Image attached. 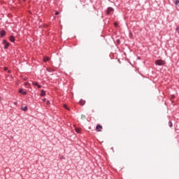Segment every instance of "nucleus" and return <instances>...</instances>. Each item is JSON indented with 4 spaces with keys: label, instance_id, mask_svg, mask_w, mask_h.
<instances>
[{
    "label": "nucleus",
    "instance_id": "f257e3e1",
    "mask_svg": "<svg viewBox=\"0 0 179 179\" xmlns=\"http://www.w3.org/2000/svg\"><path fill=\"white\" fill-rule=\"evenodd\" d=\"M166 64V62L164 60L158 59L155 61V65H158L159 66L162 65H164Z\"/></svg>",
    "mask_w": 179,
    "mask_h": 179
},
{
    "label": "nucleus",
    "instance_id": "f03ea898",
    "mask_svg": "<svg viewBox=\"0 0 179 179\" xmlns=\"http://www.w3.org/2000/svg\"><path fill=\"white\" fill-rule=\"evenodd\" d=\"M32 85L35 89H41V85L38 84L36 81L32 82Z\"/></svg>",
    "mask_w": 179,
    "mask_h": 179
},
{
    "label": "nucleus",
    "instance_id": "7ed1b4c3",
    "mask_svg": "<svg viewBox=\"0 0 179 179\" xmlns=\"http://www.w3.org/2000/svg\"><path fill=\"white\" fill-rule=\"evenodd\" d=\"M3 44H4L5 50H8V48H9L10 43L6 40L4 39L3 41Z\"/></svg>",
    "mask_w": 179,
    "mask_h": 179
},
{
    "label": "nucleus",
    "instance_id": "20e7f679",
    "mask_svg": "<svg viewBox=\"0 0 179 179\" xmlns=\"http://www.w3.org/2000/svg\"><path fill=\"white\" fill-rule=\"evenodd\" d=\"M101 129H103V126L97 124L96 127V131H97V132H101Z\"/></svg>",
    "mask_w": 179,
    "mask_h": 179
},
{
    "label": "nucleus",
    "instance_id": "39448f33",
    "mask_svg": "<svg viewBox=\"0 0 179 179\" xmlns=\"http://www.w3.org/2000/svg\"><path fill=\"white\" fill-rule=\"evenodd\" d=\"M111 12H114V8L108 7L106 11L107 15H111Z\"/></svg>",
    "mask_w": 179,
    "mask_h": 179
},
{
    "label": "nucleus",
    "instance_id": "423d86ee",
    "mask_svg": "<svg viewBox=\"0 0 179 179\" xmlns=\"http://www.w3.org/2000/svg\"><path fill=\"white\" fill-rule=\"evenodd\" d=\"M79 104H80V106H85L86 104V101H85L83 99H80L79 101Z\"/></svg>",
    "mask_w": 179,
    "mask_h": 179
},
{
    "label": "nucleus",
    "instance_id": "0eeeda50",
    "mask_svg": "<svg viewBox=\"0 0 179 179\" xmlns=\"http://www.w3.org/2000/svg\"><path fill=\"white\" fill-rule=\"evenodd\" d=\"M18 93H20V94H23L24 96L27 94V92L24 90H19Z\"/></svg>",
    "mask_w": 179,
    "mask_h": 179
},
{
    "label": "nucleus",
    "instance_id": "6e6552de",
    "mask_svg": "<svg viewBox=\"0 0 179 179\" xmlns=\"http://www.w3.org/2000/svg\"><path fill=\"white\" fill-rule=\"evenodd\" d=\"M5 34H6V31H5V30L0 31L1 37H3V36H5Z\"/></svg>",
    "mask_w": 179,
    "mask_h": 179
},
{
    "label": "nucleus",
    "instance_id": "1a4fd4ad",
    "mask_svg": "<svg viewBox=\"0 0 179 179\" xmlns=\"http://www.w3.org/2000/svg\"><path fill=\"white\" fill-rule=\"evenodd\" d=\"M9 40L11 41V43H15V36H10Z\"/></svg>",
    "mask_w": 179,
    "mask_h": 179
},
{
    "label": "nucleus",
    "instance_id": "9d476101",
    "mask_svg": "<svg viewBox=\"0 0 179 179\" xmlns=\"http://www.w3.org/2000/svg\"><path fill=\"white\" fill-rule=\"evenodd\" d=\"M50 60V57L45 56L43 57V62H48Z\"/></svg>",
    "mask_w": 179,
    "mask_h": 179
},
{
    "label": "nucleus",
    "instance_id": "9b49d317",
    "mask_svg": "<svg viewBox=\"0 0 179 179\" xmlns=\"http://www.w3.org/2000/svg\"><path fill=\"white\" fill-rule=\"evenodd\" d=\"M41 97H44V96H45V91L42 90L41 93Z\"/></svg>",
    "mask_w": 179,
    "mask_h": 179
},
{
    "label": "nucleus",
    "instance_id": "f8f14e48",
    "mask_svg": "<svg viewBox=\"0 0 179 179\" xmlns=\"http://www.w3.org/2000/svg\"><path fill=\"white\" fill-rule=\"evenodd\" d=\"M46 71H47L48 72H54V70H53L52 69H51V68H47V69H46Z\"/></svg>",
    "mask_w": 179,
    "mask_h": 179
},
{
    "label": "nucleus",
    "instance_id": "ddd939ff",
    "mask_svg": "<svg viewBox=\"0 0 179 179\" xmlns=\"http://www.w3.org/2000/svg\"><path fill=\"white\" fill-rule=\"evenodd\" d=\"M21 110H22V111H27V106L22 107Z\"/></svg>",
    "mask_w": 179,
    "mask_h": 179
},
{
    "label": "nucleus",
    "instance_id": "4468645a",
    "mask_svg": "<svg viewBox=\"0 0 179 179\" xmlns=\"http://www.w3.org/2000/svg\"><path fill=\"white\" fill-rule=\"evenodd\" d=\"M76 132H77V134H80V129L76 128Z\"/></svg>",
    "mask_w": 179,
    "mask_h": 179
},
{
    "label": "nucleus",
    "instance_id": "2eb2a0df",
    "mask_svg": "<svg viewBox=\"0 0 179 179\" xmlns=\"http://www.w3.org/2000/svg\"><path fill=\"white\" fill-rule=\"evenodd\" d=\"M169 127H170V128L173 127V122H171V121L169 122Z\"/></svg>",
    "mask_w": 179,
    "mask_h": 179
},
{
    "label": "nucleus",
    "instance_id": "dca6fc26",
    "mask_svg": "<svg viewBox=\"0 0 179 179\" xmlns=\"http://www.w3.org/2000/svg\"><path fill=\"white\" fill-rule=\"evenodd\" d=\"M64 108H66V110H69V108H68V105L64 104Z\"/></svg>",
    "mask_w": 179,
    "mask_h": 179
},
{
    "label": "nucleus",
    "instance_id": "f3484780",
    "mask_svg": "<svg viewBox=\"0 0 179 179\" xmlns=\"http://www.w3.org/2000/svg\"><path fill=\"white\" fill-rule=\"evenodd\" d=\"M174 3H175V5H178V3H179V0H176V1H174Z\"/></svg>",
    "mask_w": 179,
    "mask_h": 179
},
{
    "label": "nucleus",
    "instance_id": "a211bd4d",
    "mask_svg": "<svg viewBox=\"0 0 179 179\" xmlns=\"http://www.w3.org/2000/svg\"><path fill=\"white\" fill-rule=\"evenodd\" d=\"M51 104V102L50 101H46V106H50Z\"/></svg>",
    "mask_w": 179,
    "mask_h": 179
},
{
    "label": "nucleus",
    "instance_id": "6ab92c4d",
    "mask_svg": "<svg viewBox=\"0 0 179 179\" xmlns=\"http://www.w3.org/2000/svg\"><path fill=\"white\" fill-rule=\"evenodd\" d=\"M24 85L25 86H29V83L25 82V83H24Z\"/></svg>",
    "mask_w": 179,
    "mask_h": 179
},
{
    "label": "nucleus",
    "instance_id": "aec40b11",
    "mask_svg": "<svg viewBox=\"0 0 179 179\" xmlns=\"http://www.w3.org/2000/svg\"><path fill=\"white\" fill-rule=\"evenodd\" d=\"M55 15H56V16L58 15H59V12L56 11L55 13Z\"/></svg>",
    "mask_w": 179,
    "mask_h": 179
},
{
    "label": "nucleus",
    "instance_id": "412c9836",
    "mask_svg": "<svg viewBox=\"0 0 179 179\" xmlns=\"http://www.w3.org/2000/svg\"><path fill=\"white\" fill-rule=\"evenodd\" d=\"M176 31H178V33L179 34V27L176 28Z\"/></svg>",
    "mask_w": 179,
    "mask_h": 179
},
{
    "label": "nucleus",
    "instance_id": "4be33fe9",
    "mask_svg": "<svg viewBox=\"0 0 179 179\" xmlns=\"http://www.w3.org/2000/svg\"><path fill=\"white\" fill-rule=\"evenodd\" d=\"M115 27H117V26H118V24H117V22H115Z\"/></svg>",
    "mask_w": 179,
    "mask_h": 179
},
{
    "label": "nucleus",
    "instance_id": "5701e85b",
    "mask_svg": "<svg viewBox=\"0 0 179 179\" xmlns=\"http://www.w3.org/2000/svg\"><path fill=\"white\" fill-rule=\"evenodd\" d=\"M8 69V67H4V71H6Z\"/></svg>",
    "mask_w": 179,
    "mask_h": 179
},
{
    "label": "nucleus",
    "instance_id": "b1692460",
    "mask_svg": "<svg viewBox=\"0 0 179 179\" xmlns=\"http://www.w3.org/2000/svg\"><path fill=\"white\" fill-rule=\"evenodd\" d=\"M43 101H44V102H45V101H46L45 98H44V99H43Z\"/></svg>",
    "mask_w": 179,
    "mask_h": 179
},
{
    "label": "nucleus",
    "instance_id": "393cba45",
    "mask_svg": "<svg viewBox=\"0 0 179 179\" xmlns=\"http://www.w3.org/2000/svg\"><path fill=\"white\" fill-rule=\"evenodd\" d=\"M10 72H11L10 70L8 71V73H10Z\"/></svg>",
    "mask_w": 179,
    "mask_h": 179
},
{
    "label": "nucleus",
    "instance_id": "a878e982",
    "mask_svg": "<svg viewBox=\"0 0 179 179\" xmlns=\"http://www.w3.org/2000/svg\"><path fill=\"white\" fill-rule=\"evenodd\" d=\"M14 104L16 106L17 105V102H14Z\"/></svg>",
    "mask_w": 179,
    "mask_h": 179
},
{
    "label": "nucleus",
    "instance_id": "bb28decb",
    "mask_svg": "<svg viewBox=\"0 0 179 179\" xmlns=\"http://www.w3.org/2000/svg\"><path fill=\"white\" fill-rule=\"evenodd\" d=\"M20 90H23V89H20Z\"/></svg>",
    "mask_w": 179,
    "mask_h": 179
},
{
    "label": "nucleus",
    "instance_id": "cd10ccee",
    "mask_svg": "<svg viewBox=\"0 0 179 179\" xmlns=\"http://www.w3.org/2000/svg\"><path fill=\"white\" fill-rule=\"evenodd\" d=\"M86 6V5H84V7Z\"/></svg>",
    "mask_w": 179,
    "mask_h": 179
},
{
    "label": "nucleus",
    "instance_id": "c85d7f7f",
    "mask_svg": "<svg viewBox=\"0 0 179 179\" xmlns=\"http://www.w3.org/2000/svg\"><path fill=\"white\" fill-rule=\"evenodd\" d=\"M0 101H1V96H0Z\"/></svg>",
    "mask_w": 179,
    "mask_h": 179
}]
</instances>
